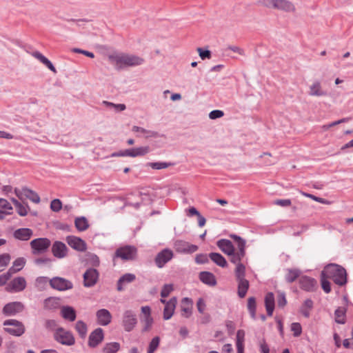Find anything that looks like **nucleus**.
Wrapping results in <instances>:
<instances>
[{
	"instance_id": "obj_1",
	"label": "nucleus",
	"mask_w": 353,
	"mask_h": 353,
	"mask_svg": "<svg viewBox=\"0 0 353 353\" xmlns=\"http://www.w3.org/2000/svg\"><path fill=\"white\" fill-rule=\"evenodd\" d=\"M108 58L110 63L118 70L141 65L145 62L143 58L131 54L114 52L109 54Z\"/></svg>"
},
{
	"instance_id": "obj_2",
	"label": "nucleus",
	"mask_w": 353,
	"mask_h": 353,
	"mask_svg": "<svg viewBox=\"0 0 353 353\" xmlns=\"http://www.w3.org/2000/svg\"><path fill=\"white\" fill-rule=\"evenodd\" d=\"M231 237L237 243L238 253L230 259L231 263L236 265L235 275L236 279H244L245 274V267L241 262L245 255V241L241 237L232 234Z\"/></svg>"
},
{
	"instance_id": "obj_3",
	"label": "nucleus",
	"mask_w": 353,
	"mask_h": 353,
	"mask_svg": "<svg viewBox=\"0 0 353 353\" xmlns=\"http://www.w3.org/2000/svg\"><path fill=\"white\" fill-rule=\"evenodd\" d=\"M322 275L327 279H332L339 285H343L347 282L346 270L342 266L335 263L326 265L322 271Z\"/></svg>"
},
{
	"instance_id": "obj_4",
	"label": "nucleus",
	"mask_w": 353,
	"mask_h": 353,
	"mask_svg": "<svg viewBox=\"0 0 353 353\" xmlns=\"http://www.w3.org/2000/svg\"><path fill=\"white\" fill-rule=\"evenodd\" d=\"M263 6L268 8L275 9L288 13L296 12V6L289 0H263Z\"/></svg>"
},
{
	"instance_id": "obj_5",
	"label": "nucleus",
	"mask_w": 353,
	"mask_h": 353,
	"mask_svg": "<svg viewBox=\"0 0 353 353\" xmlns=\"http://www.w3.org/2000/svg\"><path fill=\"white\" fill-rule=\"evenodd\" d=\"M55 340L65 345H72L75 343L73 334L63 327H58L54 332Z\"/></svg>"
},
{
	"instance_id": "obj_6",
	"label": "nucleus",
	"mask_w": 353,
	"mask_h": 353,
	"mask_svg": "<svg viewBox=\"0 0 353 353\" xmlns=\"http://www.w3.org/2000/svg\"><path fill=\"white\" fill-rule=\"evenodd\" d=\"M3 325L7 326L5 327V330L12 335L19 336L25 332L23 325L14 319L7 320L3 323Z\"/></svg>"
},
{
	"instance_id": "obj_7",
	"label": "nucleus",
	"mask_w": 353,
	"mask_h": 353,
	"mask_svg": "<svg viewBox=\"0 0 353 353\" xmlns=\"http://www.w3.org/2000/svg\"><path fill=\"white\" fill-rule=\"evenodd\" d=\"M51 288L59 291H65L73 288L72 283L64 278L55 276L49 280Z\"/></svg>"
},
{
	"instance_id": "obj_8",
	"label": "nucleus",
	"mask_w": 353,
	"mask_h": 353,
	"mask_svg": "<svg viewBox=\"0 0 353 353\" xmlns=\"http://www.w3.org/2000/svg\"><path fill=\"white\" fill-rule=\"evenodd\" d=\"M137 323V319L132 310H125L122 317V325L126 332L132 331Z\"/></svg>"
},
{
	"instance_id": "obj_9",
	"label": "nucleus",
	"mask_w": 353,
	"mask_h": 353,
	"mask_svg": "<svg viewBox=\"0 0 353 353\" xmlns=\"http://www.w3.org/2000/svg\"><path fill=\"white\" fill-rule=\"evenodd\" d=\"M50 245V241L46 238L36 239L30 242V246L32 249V253L34 254L44 252L47 250Z\"/></svg>"
},
{
	"instance_id": "obj_10",
	"label": "nucleus",
	"mask_w": 353,
	"mask_h": 353,
	"mask_svg": "<svg viewBox=\"0 0 353 353\" xmlns=\"http://www.w3.org/2000/svg\"><path fill=\"white\" fill-rule=\"evenodd\" d=\"M174 248L177 252L182 254H192L198 250L197 245L191 244L183 240L176 241Z\"/></svg>"
},
{
	"instance_id": "obj_11",
	"label": "nucleus",
	"mask_w": 353,
	"mask_h": 353,
	"mask_svg": "<svg viewBox=\"0 0 353 353\" xmlns=\"http://www.w3.org/2000/svg\"><path fill=\"white\" fill-rule=\"evenodd\" d=\"M132 132H133L134 133H137V137L144 138L146 139L152 138L155 139L161 137V135L158 132L147 130L145 128L137 125L132 126Z\"/></svg>"
},
{
	"instance_id": "obj_12",
	"label": "nucleus",
	"mask_w": 353,
	"mask_h": 353,
	"mask_svg": "<svg viewBox=\"0 0 353 353\" xmlns=\"http://www.w3.org/2000/svg\"><path fill=\"white\" fill-rule=\"evenodd\" d=\"M115 254L123 260H132L136 256L137 249L133 246H125L117 249Z\"/></svg>"
},
{
	"instance_id": "obj_13",
	"label": "nucleus",
	"mask_w": 353,
	"mask_h": 353,
	"mask_svg": "<svg viewBox=\"0 0 353 353\" xmlns=\"http://www.w3.org/2000/svg\"><path fill=\"white\" fill-rule=\"evenodd\" d=\"M99 279V272L96 269L90 268L83 274V285L86 288L94 286Z\"/></svg>"
},
{
	"instance_id": "obj_14",
	"label": "nucleus",
	"mask_w": 353,
	"mask_h": 353,
	"mask_svg": "<svg viewBox=\"0 0 353 353\" xmlns=\"http://www.w3.org/2000/svg\"><path fill=\"white\" fill-rule=\"evenodd\" d=\"M217 246L220 250L225 254L232 259L233 256H235L238 253V250L236 252L232 243L228 239H221L217 242Z\"/></svg>"
},
{
	"instance_id": "obj_15",
	"label": "nucleus",
	"mask_w": 353,
	"mask_h": 353,
	"mask_svg": "<svg viewBox=\"0 0 353 353\" xmlns=\"http://www.w3.org/2000/svg\"><path fill=\"white\" fill-rule=\"evenodd\" d=\"M104 334L101 328H97L92 332L88 339V345L94 348L97 347L103 340Z\"/></svg>"
},
{
	"instance_id": "obj_16",
	"label": "nucleus",
	"mask_w": 353,
	"mask_h": 353,
	"mask_svg": "<svg viewBox=\"0 0 353 353\" xmlns=\"http://www.w3.org/2000/svg\"><path fill=\"white\" fill-rule=\"evenodd\" d=\"M173 257V252L168 249H164L160 252L155 258V263L158 268H163L165 263L170 261Z\"/></svg>"
},
{
	"instance_id": "obj_17",
	"label": "nucleus",
	"mask_w": 353,
	"mask_h": 353,
	"mask_svg": "<svg viewBox=\"0 0 353 353\" xmlns=\"http://www.w3.org/2000/svg\"><path fill=\"white\" fill-rule=\"evenodd\" d=\"M66 242L72 248L79 252H83L87 248L85 242L77 236H68L66 238Z\"/></svg>"
},
{
	"instance_id": "obj_18",
	"label": "nucleus",
	"mask_w": 353,
	"mask_h": 353,
	"mask_svg": "<svg viewBox=\"0 0 353 353\" xmlns=\"http://www.w3.org/2000/svg\"><path fill=\"white\" fill-rule=\"evenodd\" d=\"M26 287V281L22 276H18L14 278L10 281L8 286V290L12 292H21Z\"/></svg>"
},
{
	"instance_id": "obj_19",
	"label": "nucleus",
	"mask_w": 353,
	"mask_h": 353,
	"mask_svg": "<svg viewBox=\"0 0 353 353\" xmlns=\"http://www.w3.org/2000/svg\"><path fill=\"white\" fill-rule=\"evenodd\" d=\"M23 309V305L21 302H12L6 304L3 312L7 316H13L21 312Z\"/></svg>"
},
{
	"instance_id": "obj_20",
	"label": "nucleus",
	"mask_w": 353,
	"mask_h": 353,
	"mask_svg": "<svg viewBox=\"0 0 353 353\" xmlns=\"http://www.w3.org/2000/svg\"><path fill=\"white\" fill-rule=\"evenodd\" d=\"M309 95L312 97H324L327 94L326 90H323L319 81H314L309 86Z\"/></svg>"
},
{
	"instance_id": "obj_21",
	"label": "nucleus",
	"mask_w": 353,
	"mask_h": 353,
	"mask_svg": "<svg viewBox=\"0 0 353 353\" xmlns=\"http://www.w3.org/2000/svg\"><path fill=\"white\" fill-rule=\"evenodd\" d=\"M150 152V148L148 145L140 146L134 148H130L125 150L126 157H143Z\"/></svg>"
},
{
	"instance_id": "obj_22",
	"label": "nucleus",
	"mask_w": 353,
	"mask_h": 353,
	"mask_svg": "<svg viewBox=\"0 0 353 353\" xmlns=\"http://www.w3.org/2000/svg\"><path fill=\"white\" fill-rule=\"evenodd\" d=\"M176 303L177 299L176 297H172L166 302L163 310V319L165 320H169L173 316Z\"/></svg>"
},
{
	"instance_id": "obj_23",
	"label": "nucleus",
	"mask_w": 353,
	"mask_h": 353,
	"mask_svg": "<svg viewBox=\"0 0 353 353\" xmlns=\"http://www.w3.org/2000/svg\"><path fill=\"white\" fill-rule=\"evenodd\" d=\"M97 322L99 325L105 326L108 325L112 320V315L110 312L106 309H101L97 312L96 314Z\"/></svg>"
},
{
	"instance_id": "obj_24",
	"label": "nucleus",
	"mask_w": 353,
	"mask_h": 353,
	"mask_svg": "<svg viewBox=\"0 0 353 353\" xmlns=\"http://www.w3.org/2000/svg\"><path fill=\"white\" fill-rule=\"evenodd\" d=\"M52 252L55 257L61 259L67 255L68 248L63 243L56 241L52 245Z\"/></svg>"
},
{
	"instance_id": "obj_25",
	"label": "nucleus",
	"mask_w": 353,
	"mask_h": 353,
	"mask_svg": "<svg viewBox=\"0 0 353 353\" xmlns=\"http://www.w3.org/2000/svg\"><path fill=\"white\" fill-rule=\"evenodd\" d=\"M299 284L301 288L305 291L310 292L315 289L316 281L311 277L303 276L300 278Z\"/></svg>"
},
{
	"instance_id": "obj_26",
	"label": "nucleus",
	"mask_w": 353,
	"mask_h": 353,
	"mask_svg": "<svg viewBox=\"0 0 353 353\" xmlns=\"http://www.w3.org/2000/svg\"><path fill=\"white\" fill-rule=\"evenodd\" d=\"M32 230L26 228L17 229L13 233L14 237L16 239L20 241H28L32 237Z\"/></svg>"
},
{
	"instance_id": "obj_27",
	"label": "nucleus",
	"mask_w": 353,
	"mask_h": 353,
	"mask_svg": "<svg viewBox=\"0 0 353 353\" xmlns=\"http://www.w3.org/2000/svg\"><path fill=\"white\" fill-rule=\"evenodd\" d=\"M61 316L66 321L73 322L77 317L75 310L68 305H64L61 307L60 311Z\"/></svg>"
},
{
	"instance_id": "obj_28",
	"label": "nucleus",
	"mask_w": 353,
	"mask_h": 353,
	"mask_svg": "<svg viewBox=\"0 0 353 353\" xmlns=\"http://www.w3.org/2000/svg\"><path fill=\"white\" fill-rule=\"evenodd\" d=\"M32 56L37 60H39L44 65H46L53 73L56 74L57 72L56 68H54L52 62L44 55H43L40 52L34 51L32 52Z\"/></svg>"
},
{
	"instance_id": "obj_29",
	"label": "nucleus",
	"mask_w": 353,
	"mask_h": 353,
	"mask_svg": "<svg viewBox=\"0 0 353 353\" xmlns=\"http://www.w3.org/2000/svg\"><path fill=\"white\" fill-rule=\"evenodd\" d=\"M135 279L136 276L134 274L127 273L123 274L117 282V290L123 291L125 285L133 282Z\"/></svg>"
},
{
	"instance_id": "obj_30",
	"label": "nucleus",
	"mask_w": 353,
	"mask_h": 353,
	"mask_svg": "<svg viewBox=\"0 0 353 353\" xmlns=\"http://www.w3.org/2000/svg\"><path fill=\"white\" fill-rule=\"evenodd\" d=\"M192 301L189 298H183L181 301V315L188 318L192 314Z\"/></svg>"
},
{
	"instance_id": "obj_31",
	"label": "nucleus",
	"mask_w": 353,
	"mask_h": 353,
	"mask_svg": "<svg viewBox=\"0 0 353 353\" xmlns=\"http://www.w3.org/2000/svg\"><path fill=\"white\" fill-rule=\"evenodd\" d=\"M274 296L272 292H268L265 297V306L267 314L270 316H272L274 310Z\"/></svg>"
},
{
	"instance_id": "obj_32",
	"label": "nucleus",
	"mask_w": 353,
	"mask_h": 353,
	"mask_svg": "<svg viewBox=\"0 0 353 353\" xmlns=\"http://www.w3.org/2000/svg\"><path fill=\"white\" fill-rule=\"evenodd\" d=\"M26 263V259L24 257H19L13 261L12 265L8 269V271L12 275L21 270Z\"/></svg>"
},
{
	"instance_id": "obj_33",
	"label": "nucleus",
	"mask_w": 353,
	"mask_h": 353,
	"mask_svg": "<svg viewBox=\"0 0 353 353\" xmlns=\"http://www.w3.org/2000/svg\"><path fill=\"white\" fill-rule=\"evenodd\" d=\"M200 280L209 285L214 286L216 284V280L214 275L209 272H202L199 274Z\"/></svg>"
},
{
	"instance_id": "obj_34",
	"label": "nucleus",
	"mask_w": 353,
	"mask_h": 353,
	"mask_svg": "<svg viewBox=\"0 0 353 353\" xmlns=\"http://www.w3.org/2000/svg\"><path fill=\"white\" fill-rule=\"evenodd\" d=\"M346 311L345 307H339L334 312V321L339 324H345L346 322Z\"/></svg>"
},
{
	"instance_id": "obj_35",
	"label": "nucleus",
	"mask_w": 353,
	"mask_h": 353,
	"mask_svg": "<svg viewBox=\"0 0 353 353\" xmlns=\"http://www.w3.org/2000/svg\"><path fill=\"white\" fill-rule=\"evenodd\" d=\"M238 281V295L241 298H243L249 288V282L244 279H237Z\"/></svg>"
},
{
	"instance_id": "obj_36",
	"label": "nucleus",
	"mask_w": 353,
	"mask_h": 353,
	"mask_svg": "<svg viewBox=\"0 0 353 353\" xmlns=\"http://www.w3.org/2000/svg\"><path fill=\"white\" fill-rule=\"evenodd\" d=\"M209 258L217 265L225 268L227 266L228 263L225 259L219 253L212 252L209 254Z\"/></svg>"
},
{
	"instance_id": "obj_37",
	"label": "nucleus",
	"mask_w": 353,
	"mask_h": 353,
	"mask_svg": "<svg viewBox=\"0 0 353 353\" xmlns=\"http://www.w3.org/2000/svg\"><path fill=\"white\" fill-rule=\"evenodd\" d=\"M314 303L312 300L308 299L304 301L300 307V312L306 318L310 316V311L313 308Z\"/></svg>"
},
{
	"instance_id": "obj_38",
	"label": "nucleus",
	"mask_w": 353,
	"mask_h": 353,
	"mask_svg": "<svg viewBox=\"0 0 353 353\" xmlns=\"http://www.w3.org/2000/svg\"><path fill=\"white\" fill-rule=\"evenodd\" d=\"M74 225L77 230L83 232L89 228V223L85 216L77 217L74 220Z\"/></svg>"
},
{
	"instance_id": "obj_39",
	"label": "nucleus",
	"mask_w": 353,
	"mask_h": 353,
	"mask_svg": "<svg viewBox=\"0 0 353 353\" xmlns=\"http://www.w3.org/2000/svg\"><path fill=\"white\" fill-rule=\"evenodd\" d=\"M121 349L120 343L118 342L107 343L103 347V353H117Z\"/></svg>"
},
{
	"instance_id": "obj_40",
	"label": "nucleus",
	"mask_w": 353,
	"mask_h": 353,
	"mask_svg": "<svg viewBox=\"0 0 353 353\" xmlns=\"http://www.w3.org/2000/svg\"><path fill=\"white\" fill-rule=\"evenodd\" d=\"M60 300L56 297H49L44 301V307L48 310H54L59 307Z\"/></svg>"
},
{
	"instance_id": "obj_41",
	"label": "nucleus",
	"mask_w": 353,
	"mask_h": 353,
	"mask_svg": "<svg viewBox=\"0 0 353 353\" xmlns=\"http://www.w3.org/2000/svg\"><path fill=\"white\" fill-rule=\"evenodd\" d=\"M102 103L108 109L113 110L115 112H122L125 110L126 106L123 103L115 104L112 102L103 101Z\"/></svg>"
},
{
	"instance_id": "obj_42",
	"label": "nucleus",
	"mask_w": 353,
	"mask_h": 353,
	"mask_svg": "<svg viewBox=\"0 0 353 353\" xmlns=\"http://www.w3.org/2000/svg\"><path fill=\"white\" fill-rule=\"evenodd\" d=\"M11 256L8 253L0 254V272L3 271L9 265Z\"/></svg>"
},
{
	"instance_id": "obj_43",
	"label": "nucleus",
	"mask_w": 353,
	"mask_h": 353,
	"mask_svg": "<svg viewBox=\"0 0 353 353\" xmlns=\"http://www.w3.org/2000/svg\"><path fill=\"white\" fill-rule=\"evenodd\" d=\"M75 330L79 333L80 337L85 338L87 334V325L82 321H78L75 325Z\"/></svg>"
},
{
	"instance_id": "obj_44",
	"label": "nucleus",
	"mask_w": 353,
	"mask_h": 353,
	"mask_svg": "<svg viewBox=\"0 0 353 353\" xmlns=\"http://www.w3.org/2000/svg\"><path fill=\"white\" fill-rule=\"evenodd\" d=\"M25 198L30 199L35 203H39L40 202V197L37 193L27 188H25L24 199Z\"/></svg>"
},
{
	"instance_id": "obj_45",
	"label": "nucleus",
	"mask_w": 353,
	"mask_h": 353,
	"mask_svg": "<svg viewBox=\"0 0 353 353\" xmlns=\"http://www.w3.org/2000/svg\"><path fill=\"white\" fill-rule=\"evenodd\" d=\"M248 309L252 319H256V300L254 297H250L248 301Z\"/></svg>"
},
{
	"instance_id": "obj_46",
	"label": "nucleus",
	"mask_w": 353,
	"mask_h": 353,
	"mask_svg": "<svg viewBox=\"0 0 353 353\" xmlns=\"http://www.w3.org/2000/svg\"><path fill=\"white\" fill-rule=\"evenodd\" d=\"M11 201L13 203V204L14 205V206L17 209V213L20 216H24L27 215L28 210H27L26 206L21 204L20 202H19L17 199H15L14 198H12Z\"/></svg>"
},
{
	"instance_id": "obj_47",
	"label": "nucleus",
	"mask_w": 353,
	"mask_h": 353,
	"mask_svg": "<svg viewBox=\"0 0 353 353\" xmlns=\"http://www.w3.org/2000/svg\"><path fill=\"white\" fill-rule=\"evenodd\" d=\"M300 275V271L297 269H288L285 274V279L289 283L294 281Z\"/></svg>"
},
{
	"instance_id": "obj_48",
	"label": "nucleus",
	"mask_w": 353,
	"mask_h": 353,
	"mask_svg": "<svg viewBox=\"0 0 353 353\" xmlns=\"http://www.w3.org/2000/svg\"><path fill=\"white\" fill-rule=\"evenodd\" d=\"M12 207L10 203L5 199L0 198V212H3L6 214H11Z\"/></svg>"
},
{
	"instance_id": "obj_49",
	"label": "nucleus",
	"mask_w": 353,
	"mask_h": 353,
	"mask_svg": "<svg viewBox=\"0 0 353 353\" xmlns=\"http://www.w3.org/2000/svg\"><path fill=\"white\" fill-rule=\"evenodd\" d=\"M245 336V333L244 330H239L237 331L236 337V347H244Z\"/></svg>"
},
{
	"instance_id": "obj_50",
	"label": "nucleus",
	"mask_w": 353,
	"mask_h": 353,
	"mask_svg": "<svg viewBox=\"0 0 353 353\" xmlns=\"http://www.w3.org/2000/svg\"><path fill=\"white\" fill-rule=\"evenodd\" d=\"M141 321L143 325V332L150 331L154 322L153 318L152 316H144Z\"/></svg>"
},
{
	"instance_id": "obj_51",
	"label": "nucleus",
	"mask_w": 353,
	"mask_h": 353,
	"mask_svg": "<svg viewBox=\"0 0 353 353\" xmlns=\"http://www.w3.org/2000/svg\"><path fill=\"white\" fill-rule=\"evenodd\" d=\"M159 343L160 339L159 336L153 338L149 344L147 353H154L158 348Z\"/></svg>"
},
{
	"instance_id": "obj_52",
	"label": "nucleus",
	"mask_w": 353,
	"mask_h": 353,
	"mask_svg": "<svg viewBox=\"0 0 353 353\" xmlns=\"http://www.w3.org/2000/svg\"><path fill=\"white\" fill-rule=\"evenodd\" d=\"M172 163H166V162H152L149 163L148 165L154 170H161L168 168L169 166L172 165Z\"/></svg>"
},
{
	"instance_id": "obj_53",
	"label": "nucleus",
	"mask_w": 353,
	"mask_h": 353,
	"mask_svg": "<svg viewBox=\"0 0 353 353\" xmlns=\"http://www.w3.org/2000/svg\"><path fill=\"white\" fill-rule=\"evenodd\" d=\"M290 329L295 337L299 336L302 333V327L299 323H292Z\"/></svg>"
},
{
	"instance_id": "obj_54",
	"label": "nucleus",
	"mask_w": 353,
	"mask_h": 353,
	"mask_svg": "<svg viewBox=\"0 0 353 353\" xmlns=\"http://www.w3.org/2000/svg\"><path fill=\"white\" fill-rule=\"evenodd\" d=\"M87 261L93 266H99V259L94 254L88 253L87 254Z\"/></svg>"
},
{
	"instance_id": "obj_55",
	"label": "nucleus",
	"mask_w": 353,
	"mask_h": 353,
	"mask_svg": "<svg viewBox=\"0 0 353 353\" xmlns=\"http://www.w3.org/2000/svg\"><path fill=\"white\" fill-rule=\"evenodd\" d=\"M173 290V285L172 284H165L163 285L161 292V296L162 298H165L169 296V294Z\"/></svg>"
},
{
	"instance_id": "obj_56",
	"label": "nucleus",
	"mask_w": 353,
	"mask_h": 353,
	"mask_svg": "<svg viewBox=\"0 0 353 353\" xmlns=\"http://www.w3.org/2000/svg\"><path fill=\"white\" fill-rule=\"evenodd\" d=\"M50 208L54 212L60 211L62 208L61 201L58 199L52 200L50 203Z\"/></svg>"
},
{
	"instance_id": "obj_57",
	"label": "nucleus",
	"mask_w": 353,
	"mask_h": 353,
	"mask_svg": "<svg viewBox=\"0 0 353 353\" xmlns=\"http://www.w3.org/2000/svg\"><path fill=\"white\" fill-rule=\"evenodd\" d=\"M287 303L285 294L284 292H278L277 304L279 307H283Z\"/></svg>"
},
{
	"instance_id": "obj_58",
	"label": "nucleus",
	"mask_w": 353,
	"mask_h": 353,
	"mask_svg": "<svg viewBox=\"0 0 353 353\" xmlns=\"http://www.w3.org/2000/svg\"><path fill=\"white\" fill-rule=\"evenodd\" d=\"M301 194L306 196V197H308V198H310L312 199V200L315 201H317L320 203H322V204H327V201L323 199V198H321V197H317L313 194H309V193H306V192H301Z\"/></svg>"
},
{
	"instance_id": "obj_59",
	"label": "nucleus",
	"mask_w": 353,
	"mask_h": 353,
	"mask_svg": "<svg viewBox=\"0 0 353 353\" xmlns=\"http://www.w3.org/2000/svg\"><path fill=\"white\" fill-rule=\"evenodd\" d=\"M197 52H199V57L203 60L211 58V52L208 50H203L201 48H198Z\"/></svg>"
},
{
	"instance_id": "obj_60",
	"label": "nucleus",
	"mask_w": 353,
	"mask_h": 353,
	"mask_svg": "<svg viewBox=\"0 0 353 353\" xmlns=\"http://www.w3.org/2000/svg\"><path fill=\"white\" fill-rule=\"evenodd\" d=\"M321 286L323 290L326 293H329L331 291L330 283L326 280V276H323L321 274Z\"/></svg>"
},
{
	"instance_id": "obj_61",
	"label": "nucleus",
	"mask_w": 353,
	"mask_h": 353,
	"mask_svg": "<svg viewBox=\"0 0 353 353\" xmlns=\"http://www.w3.org/2000/svg\"><path fill=\"white\" fill-rule=\"evenodd\" d=\"M208 258L207 254H197L195 257V261L198 264H203L208 262Z\"/></svg>"
},
{
	"instance_id": "obj_62",
	"label": "nucleus",
	"mask_w": 353,
	"mask_h": 353,
	"mask_svg": "<svg viewBox=\"0 0 353 353\" xmlns=\"http://www.w3.org/2000/svg\"><path fill=\"white\" fill-rule=\"evenodd\" d=\"M224 113L222 110H214L210 112L209 117L210 119H216L222 117Z\"/></svg>"
},
{
	"instance_id": "obj_63",
	"label": "nucleus",
	"mask_w": 353,
	"mask_h": 353,
	"mask_svg": "<svg viewBox=\"0 0 353 353\" xmlns=\"http://www.w3.org/2000/svg\"><path fill=\"white\" fill-rule=\"evenodd\" d=\"M12 274L8 270L6 273L0 275V286H2L6 283V282L10 279Z\"/></svg>"
},
{
	"instance_id": "obj_64",
	"label": "nucleus",
	"mask_w": 353,
	"mask_h": 353,
	"mask_svg": "<svg viewBox=\"0 0 353 353\" xmlns=\"http://www.w3.org/2000/svg\"><path fill=\"white\" fill-rule=\"evenodd\" d=\"M274 203L282 207H288L291 205V200L290 199H277L274 201Z\"/></svg>"
}]
</instances>
